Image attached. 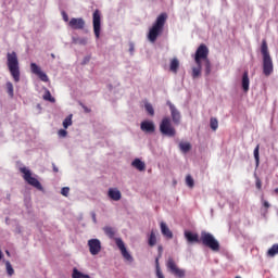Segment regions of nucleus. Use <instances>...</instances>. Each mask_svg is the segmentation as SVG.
Here are the masks:
<instances>
[{
    "label": "nucleus",
    "mask_w": 278,
    "mask_h": 278,
    "mask_svg": "<svg viewBox=\"0 0 278 278\" xmlns=\"http://www.w3.org/2000/svg\"><path fill=\"white\" fill-rule=\"evenodd\" d=\"M115 244H116L117 249H119L124 260H126L127 262H134V257L127 251V248L125 247V242L123 241V239L115 238Z\"/></svg>",
    "instance_id": "obj_9"
},
{
    "label": "nucleus",
    "mask_w": 278,
    "mask_h": 278,
    "mask_svg": "<svg viewBox=\"0 0 278 278\" xmlns=\"http://www.w3.org/2000/svg\"><path fill=\"white\" fill-rule=\"evenodd\" d=\"M250 84H251V80L249 79V71H245L242 75V80H241L243 92H249Z\"/></svg>",
    "instance_id": "obj_18"
},
{
    "label": "nucleus",
    "mask_w": 278,
    "mask_h": 278,
    "mask_svg": "<svg viewBox=\"0 0 278 278\" xmlns=\"http://www.w3.org/2000/svg\"><path fill=\"white\" fill-rule=\"evenodd\" d=\"M166 266L168 270L172 273V275H175V277H178V278L186 277V270L178 268L173 257L168 258Z\"/></svg>",
    "instance_id": "obj_8"
},
{
    "label": "nucleus",
    "mask_w": 278,
    "mask_h": 278,
    "mask_svg": "<svg viewBox=\"0 0 278 278\" xmlns=\"http://www.w3.org/2000/svg\"><path fill=\"white\" fill-rule=\"evenodd\" d=\"M262 203H263V207H265V210H268V207H270V203H268V201L264 200V197L262 198Z\"/></svg>",
    "instance_id": "obj_40"
},
{
    "label": "nucleus",
    "mask_w": 278,
    "mask_h": 278,
    "mask_svg": "<svg viewBox=\"0 0 278 278\" xmlns=\"http://www.w3.org/2000/svg\"><path fill=\"white\" fill-rule=\"evenodd\" d=\"M103 231L111 239L116 236V230L110 226L104 227Z\"/></svg>",
    "instance_id": "obj_24"
},
{
    "label": "nucleus",
    "mask_w": 278,
    "mask_h": 278,
    "mask_svg": "<svg viewBox=\"0 0 278 278\" xmlns=\"http://www.w3.org/2000/svg\"><path fill=\"white\" fill-rule=\"evenodd\" d=\"M52 166H53V172H54V173H58L59 169H58V167L55 166V164H52Z\"/></svg>",
    "instance_id": "obj_45"
},
{
    "label": "nucleus",
    "mask_w": 278,
    "mask_h": 278,
    "mask_svg": "<svg viewBox=\"0 0 278 278\" xmlns=\"http://www.w3.org/2000/svg\"><path fill=\"white\" fill-rule=\"evenodd\" d=\"M131 166H134V168H137V170H140V172L147 168V165L140 159H135L131 163Z\"/></svg>",
    "instance_id": "obj_21"
},
{
    "label": "nucleus",
    "mask_w": 278,
    "mask_h": 278,
    "mask_svg": "<svg viewBox=\"0 0 278 278\" xmlns=\"http://www.w3.org/2000/svg\"><path fill=\"white\" fill-rule=\"evenodd\" d=\"M169 71L172 73H174L175 75H177V71H179V59L178 58H174L170 60Z\"/></svg>",
    "instance_id": "obj_19"
},
{
    "label": "nucleus",
    "mask_w": 278,
    "mask_h": 278,
    "mask_svg": "<svg viewBox=\"0 0 278 278\" xmlns=\"http://www.w3.org/2000/svg\"><path fill=\"white\" fill-rule=\"evenodd\" d=\"M161 233L167 240H173V231H170V228H168V226L164 222H161Z\"/></svg>",
    "instance_id": "obj_17"
},
{
    "label": "nucleus",
    "mask_w": 278,
    "mask_h": 278,
    "mask_svg": "<svg viewBox=\"0 0 278 278\" xmlns=\"http://www.w3.org/2000/svg\"><path fill=\"white\" fill-rule=\"evenodd\" d=\"M70 192H71V188H68V187H63L62 190H61V194L63 197H68Z\"/></svg>",
    "instance_id": "obj_37"
},
{
    "label": "nucleus",
    "mask_w": 278,
    "mask_h": 278,
    "mask_svg": "<svg viewBox=\"0 0 278 278\" xmlns=\"http://www.w3.org/2000/svg\"><path fill=\"white\" fill-rule=\"evenodd\" d=\"M30 71L33 75H37V77H39L41 81H46V83L49 81V76H47V74L42 72V70L40 68V66H38V64L30 63Z\"/></svg>",
    "instance_id": "obj_12"
},
{
    "label": "nucleus",
    "mask_w": 278,
    "mask_h": 278,
    "mask_svg": "<svg viewBox=\"0 0 278 278\" xmlns=\"http://www.w3.org/2000/svg\"><path fill=\"white\" fill-rule=\"evenodd\" d=\"M7 66L13 81L18 84V81H21V65L18 63V55L15 51L7 53Z\"/></svg>",
    "instance_id": "obj_1"
},
{
    "label": "nucleus",
    "mask_w": 278,
    "mask_h": 278,
    "mask_svg": "<svg viewBox=\"0 0 278 278\" xmlns=\"http://www.w3.org/2000/svg\"><path fill=\"white\" fill-rule=\"evenodd\" d=\"M275 255H278V243L271 245V248L267 251L268 257H275Z\"/></svg>",
    "instance_id": "obj_25"
},
{
    "label": "nucleus",
    "mask_w": 278,
    "mask_h": 278,
    "mask_svg": "<svg viewBox=\"0 0 278 278\" xmlns=\"http://www.w3.org/2000/svg\"><path fill=\"white\" fill-rule=\"evenodd\" d=\"M274 193H275V194H278V188H276V189L274 190Z\"/></svg>",
    "instance_id": "obj_49"
},
{
    "label": "nucleus",
    "mask_w": 278,
    "mask_h": 278,
    "mask_svg": "<svg viewBox=\"0 0 278 278\" xmlns=\"http://www.w3.org/2000/svg\"><path fill=\"white\" fill-rule=\"evenodd\" d=\"M80 106L83 108L84 112H86V114H90L91 110L86 106L84 103H80Z\"/></svg>",
    "instance_id": "obj_41"
},
{
    "label": "nucleus",
    "mask_w": 278,
    "mask_h": 278,
    "mask_svg": "<svg viewBox=\"0 0 278 278\" xmlns=\"http://www.w3.org/2000/svg\"><path fill=\"white\" fill-rule=\"evenodd\" d=\"M52 60H55V54L51 53Z\"/></svg>",
    "instance_id": "obj_48"
},
{
    "label": "nucleus",
    "mask_w": 278,
    "mask_h": 278,
    "mask_svg": "<svg viewBox=\"0 0 278 278\" xmlns=\"http://www.w3.org/2000/svg\"><path fill=\"white\" fill-rule=\"evenodd\" d=\"M208 55H210V49L207 48V46H205V43L200 45L194 54L195 64L200 65L201 62H205V60H210Z\"/></svg>",
    "instance_id": "obj_6"
},
{
    "label": "nucleus",
    "mask_w": 278,
    "mask_h": 278,
    "mask_svg": "<svg viewBox=\"0 0 278 278\" xmlns=\"http://www.w3.org/2000/svg\"><path fill=\"white\" fill-rule=\"evenodd\" d=\"M210 126L213 131H216V129H218V119H216L215 117H211Z\"/></svg>",
    "instance_id": "obj_32"
},
{
    "label": "nucleus",
    "mask_w": 278,
    "mask_h": 278,
    "mask_svg": "<svg viewBox=\"0 0 278 278\" xmlns=\"http://www.w3.org/2000/svg\"><path fill=\"white\" fill-rule=\"evenodd\" d=\"M129 53H134V43H129Z\"/></svg>",
    "instance_id": "obj_43"
},
{
    "label": "nucleus",
    "mask_w": 278,
    "mask_h": 278,
    "mask_svg": "<svg viewBox=\"0 0 278 278\" xmlns=\"http://www.w3.org/2000/svg\"><path fill=\"white\" fill-rule=\"evenodd\" d=\"M201 68H202V64H197V67L192 68V77L193 79H197V77L201 76Z\"/></svg>",
    "instance_id": "obj_26"
},
{
    "label": "nucleus",
    "mask_w": 278,
    "mask_h": 278,
    "mask_svg": "<svg viewBox=\"0 0 278 278\" xmlns=\"http://www.w3.org/2000/svg\"><path fill=\"white\" fill-rule=\"evenodd\" d=\"M200 242L211 249V251H220V243L214 238V235L207 231L201 232Z\"/></svg>",
    "instance_id": "obj_4"
},
{
    "label": "nucleus",
    "mask_w": 278,
    "mask_h": 278,
    "mask_svg": "<svg viewBox=\"0 0 278 278\" xmlns=\"http://www.w3.org/2000/svg\"><path fill=\"white\" fill-rule=\"evenodd\" d=\"M140 129L144 134H155V124L151 121H143L140 124Z\"/></svg>",
    "instance_id": "obj_15"
},
{
    "label": "nucleus",
    "mask_w": 278,
    "mask_h": 278,
    "mask_svg": "<svg viewBox=\"0 0 278 278\" xmlns=\"http://www.w3.org/2000/svg\"><path fill=\"white\" fill-rule=\"evenodd\" d=\"M148 243L149 247H155V244H157V238L155 237V232L151 231Z\"/></svg>",
    "instance_id": "obj_27"
},
{
    "label": "nucleus",
    "mask_w": 278,
    "mask_h": 278,
    "mask_svg": "<svg viewBox=\"0 0 278 278\" xmlns=\"http://www.w3.org/2000/svg\"><path fill=\"white\" fill-rule=\"evenodd\" d=\"M261 53L263 55V73L266 77L273 75V58H270V52L268 51V43L266 39L262 40Z\"/></svg>",
    "instance_id": "obj_3"
},
{
    "label": "nucleus",
    "mask_w": 278,
    "mask_h": 278,
    "mask_svg": "<svg viewBox=\"0 0 278 278\" xmlns=\"http://www.w3.org/2000/svg\"><path fill=\"white\" fill-rule=\"evenodd\" d=\"M7 92L10 97H14V85L12 83H7Z\"/></svg>",
    "instance_id": "obj_33"
},
{
    "label": "nucleus",
    "mask_w": 278,
    "mask_h": 278,
    "mask_svg": "<svg viewBox=\"0 0 278 278\" xmlns=\"http://www.w3.org/2000/svg\"><path fill=\"white\" fill-rule=\"evenodd\" d=\"M160 131L163 136H168V138H175L177 130L170 122V117H164L160 124Z\"/></svg>",
    "instance_id": "obj_5"
},
{
    "label": "nucleus",
    "mask_w": 278,
    "mask_h": 278,
    "mask_svg": "<svg viewBox=\"0 0 278 278\" xmlns=\"http://www.w3.org/2000/svg\"><path fill=\"white\" fill-rule=\"evenodd\" d=\"M166 18L168 15L166 13H161L157 17L152 27L149 30L148 38L150 42H155L157 40V36L164 31V25H166Z\"/></svg>",
    "instance_id": "obj_2"
},
{
    "label": "nucleus",
    "mask_w": 278,
    "mask_h": 278,
    "mask_svg": "<svg viewBox=\"0 0 278 278\" xmlns=\"http://www.w3.org/2000/svg\"><path fill=\"white\" fill-rule=\"evenodd\" d=\"M167 105L170 110L172 121L174 125H179V123H181V113H179V110H177L175 104L170 103V101H167Z\"/></svg>",
    "instance_id": "obj_13"
},
{
    "label": "nucleus",
    "mask_w": 278,
    "mask_h": 278,
    "mask_svg": "<svg viewBox=\"0 0 278 278\" xmlns=\"http://www.w3.org/2000/svg\"><path fill=\"white\" fill-rule=\"evenodd\" d=\"M67 134H68V131H66L65 129H60L59 130V136L61 138H66Z\"/></svg>",
    "instance_id": "obj_39"
},
{
    "label": "nucleus",
    "mask_w": 278,
    "mask_h": 278,
    "mask_svg": "<svg viewBox=\"0 0 278 278\" xmlns=\"http://www.w3.org/2000/svg\"><path fill=\"white\" fill-rule=\"evenodd\" d=\"M83 45H86V41H83Z\"/></svg>",
    "instance_id": "obj_52"
},
{
    "label": "nucleus",
    "mask_w": 278,
    "mask_h": 278,
    "mask_svg": "<svg viewBox=\"0 0 278 278\" xmlns=\"http://www.w3.org/2000/svg\"><path fill=\"white\" fill-rule=\"evenodd\" d=\"M204 71L205 75H210V73H212V62H210V59L204 61Z\"/></svg>",
    "instance_id": "obj_28"
},
{
    "label": "nucleus",
    "mask_w": 278,
    "mask_h": 278,
    "mask_svg": "<svg viewBox=\"0 0 278 278\" xmlns=\"http://www.w3.org/2000/svg\"><path fill=\"white\" fill-rule=\"evenodd\" d=\"M5 266L8 275L12 277V275H14V268L12 267V264H10V261L5 262Z\"/></svg>",
    "instance_id": "obj_35"
},
{
    "label": "nucleus",
    "mask_w": 278,
    "mask_h": 278,
    "mask_svg": "<svg viewBox=\"0 0 278 278\" xmlns=\"http://www.w3.org/2000/svg\"><path fill=\"white\" fill-rule=\"evenodd\" d=\"M68 27H71V29H84V27H86V21L81 17H73L68 22Z\"/></svg>",
    "instance_id": "obj_14"
},
{
    "label": "nucleus",
    "mask_w": 278,
    "mask_h": 278,
    "mask_svg": "<svg viewBox=\"0 0 278 278\" xmlns=\"http://www.w3.org/2000/svg\"><path fill=\"white\" fill-rule=\"evenodd\" d=\"M72 277L73 278H84V274H81V271H78L77 268H74Z\"/></svg>",
    "instance_id": "obj_36"
},
{
    "label": "nucleus",
    "mask_w": 278,
    "mask_h": 278,
    "mask_svg": "<svg viewBox=\"0 0 278 278\" xmlns=\"http://www.w3.org/2000/svg\"><path fill=\"white\" fill-rule=\"evenodd\" d=\"M179 149L182 153H188L192 149V144L190 142H180Z\"/></svg>",
    "instance_id": "obj_23"
},
{
    "label": "nucleus",
    "mask_w": 278,
    "mask_h": 278,
    "mask_svg": "<svg viewBox=\"0 0 278 278\" xmlns=\"http://www.w3.org/2000/svg\"><path fill=\"white\" fill-rule=\"evenodd\" d=\"M185 238L188 242H201L199 235L192 233L191 231H185Z\"/></svg>",
    "instance_id": "obj_20"
},
{
    "label": "nucleus",
    "mask_w": 278,
    "mask_h": 278,
    "mask_svg": "<svg viewBox=\"0 0 278 278\" xmlns=\"http://www.w3.org/2000/svg\"><path fill=\"white\" fill-rule=\"evenodd\" d=\"M93 18V34L96 38H100L101 36V12L96 10L92 15Z\"/></svg>",
    "instance_id": "obj_10"
},
{
    "label": "nucleus",
    "mask_w": 278,
    "mask_h": 278,
    "mask_svg": "<svg viewBox=\"0 0 278 278\" xmlns=\"http://www.w3.org/2000/svg\"><path fill=\"white\" fill-rule=\"evenodd\" d=\"M11 197H12V194H10V193L7 195L8 201H10Z\"/></svg>",
    "instance_id": "obj_46"
},
{
    "label": "nucleus",
    "mask_w": 278,
    "mask_h": 278,
    "mask_svg": "<svg viewBox=\"0 0 278 278\" xmlns=\"http://www.w3.org/2000/svg\"><path fill=\"white\" fill-rule=\"evenodd\" d=\"M108 195L112 199V201H121V199L123 198L121 190H118L117 188H110Z\"/></svg>",
    "instance_id": "obj_16"
},
{
    "label": "nucleus",
    "mask_w": 278,
    "mask_h": 278,
    "mask_svg": "<svg viewBox=\"0 0 278 278\" xmlns=\"http://www.w3.org/2000/svg\"><path fill=\"white\" fill-rule=\"evenodd\" d=\"M254 159L257 168V166H260V144H257L254 149Z\"/></svg>",
    "instance_id": "obj_30"
},
{
    "label": "nucleus",
    "mask_w": 278,
    "mask_h": 278,
    "mask_svg": "<svg viewBox=\"0 0 278 278\" xmlns=\"http://www.w3.org/2000/svg\"><path fill=\"white\" fill-rule=\"evenodd\" d=\"M42 99H43V101H49L50 103H55V98H53V96H51V91H49V89H45Z\"/></svg>",
    "instance_id": "obj_22"
},
{
    "label": "nucleus",
    "mask_w": 278,
    "mask_h": 278,
    "mask_svg": "<svg viewBox=\"0 0 278 278\" xmlns=\"http://www.w3.org/2000/svg\"><path fill=\"white\" fill-rule=\"evenodd\" d=\"M144 109L146 112L150 114V116H155V110L153 109V105H151V103H146Z\"/></svg>",
    "instance_id": "obj_31"
},
{
    "label": "nucleus",
    "mask_w": 278,
    "mask_h": 278,
    "mask_svg": "<svg viewBox=\"0 0 278 278\" xmlns=\"http://www.w3.org/2000/svg\"><path fill=\"white\" fill-rule=\"evenodd\" d=\"M7 255H10V251H5Z\"/></svg>",
    "instance_id": "obj_51"
},
{
    "label": "nucleus",
    "mask_w": 278,
    "mask_h": 278,
    "mask_svg": "<svg viewBox=\"0 0 278 278\" xmlns=\"http://www.w3.org/2000/svg\"><path fill=\"white\" fill-rule=\"evenodd\" d=\"M88 247L91 255H99L101 253V241L99 239H90Z\"/></svg>",
    "instance_id": "obj_11"
},
{
    "label": "nucleus",
    "mask_w": 278,
    "mask_h": 278,
    "mask_svg": "<svg viewBox=\"0 0 278 278\" xmlns=\"http://www.w3.org/2000/svg\"><path fill=\"white\" fill-rule=\"evenodd\" d=\"M2 257H3V252H1V250H0V261Z\"/></svg>",
    "instance_id": "obj_47"
},
{
    "label": "nucleus",
    "mask_w": 278,
    "mask_h": 278,
    "mask_svg": "<svg viewBox=\"0 0 278 278\" xmlns=\"http://www.w3.org/2000/svg\"><path fill=\"white\" fill-rule=\"evenodd\" d=\"M255 187L258 190H262V179H260V177L255 176Z\"/></svg>",
    "instance_id": "obj_38"
},
{
    "label": "nucleus",
    "mask_w": 278,
    "mask_h": 278,
    "mask_svg": "<svg viewBox=\"0 0 278 278\" xmlns=\"http://www.w3.org/2000/svg\"><path fill=\"white\" fill-rule=\"evenodd\" d=\"M162 251H164V250H163L162 245H160L159 247V255H160V257H162Z\"/></svg>",
    "instance_id": "obj_44"
},
{
    "label": "nucleus",
    "mask_w": 278,
    "mask_h": 278,
    "mask_svg": "<svg viewBox=\"0 0 278 278\" xmlns=\"http://www.w3.org/2000/svg\"><path fill=\"white\" fill-rule=\"evenodd\" d=\"M186 184L189 188H194V179L191 175L186 176Z\"/></svg>",
    "instance_id": "obj_34"
},
{
    "label": "nucleus",
    "mask_w": 278,
    "mask_h": 278,
    "mask_svg": "<svg viewBox=\"0 0 278 278\" xmlns=\"http://www.w3.org/2000/svg\"><path fill=\"white\" fill-rule=\"evenodd\" d=\"M83 278H90V276H88V275H84V276H83Z\"/></svg>",
    "instance_id": "obj_50"
},
{
    "label": "nucleus",
    "mask_w": 278,
    "mask_h": 278,
    "mask_svg": "<svg viewBox=\"0 0 278 278\" xmlns=\"http://www.w3.org/2000/svg\"><path fill=\"white\" fill-rule=\"evenodd\" d=\"M71 125H73V115L67 116V117L63 121V127H64V129H68V127H71Z\"/></svg>",
    "instance_id": "obj_29"
},
{
    "label": "nucleus",
    "mask_w": 278,
    "mask_h": 278,
    "mask_svg": "<svg viewBox=\"0 0 278 278\" xmlns=\"http://www.w3.org/2000/svg\"><path fill=\"white\" fill-rule=\"evenodd\" d=\"M20 173L24 174L23 178L29 186H33V188H37V190H42V185L38 179L31 177V172L27 167H21Z\"/></svg>",
    "instance_id": "obj_7"
},
{
    "label": "nucleus",
    "mask_w": 278,
    "mask_h": 278,
    "mask_svg": "<svg viewBox=\"0 0 278 278\" xmlns=\"http://www.w3.org/2000/svg\"><path fill=\"white\" fill-rule=\"evenodd\" d=\"M62 16H63V21L65 22V23H68V14H66V12H62Z\"/></svg>",
    "instance_id": "obj_42"
}]
</instances>
